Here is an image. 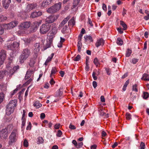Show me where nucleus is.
<instances>
[{
	"instance_id": "nucleus-42",
	"label": "nucleus",
	"mask_w": 149,
	"mask_h": 149,
	"mask_svg": "<svg viewBox=\"0 0 149 149\" xmlns=\"http://www.w3.org/2000/svg\"><path fill=\"white\" fill-rule=\"evenodd\" d=\"M126 119L127 120L131 119V114L129 113H127L126 114Z\"/></svg>"
},
{
	"instance_id": "nucleus-15",
	"label": "nucleus",
	"mask_w": 149,
	"mask_h": 149,
	"mask_svg": "<svg viewBox=\"0 0 149 149\" xmlns=\"http://www.w3.org/2000/svg\"><path fill=\"white\" fill-rule=\"evenodd\" d=\"M0 90L1 92L6 93L7 90L6 85L4 84L1 83L0 84Z\"/></svg>"
},
{
	"instance_id": "nucleus-53",
	"label": "nucleus",
	"mask_w": 149,
	"mask_h": 149,
	"mask_svg": "<svg viewBox=\"0 0 149 149\" xmlns=\"http://www.w3.org/2000/svg\"><path fill=\"white\" fill-rule=\"evenodd\" d=\"M31 127V122H29L28 125L26 127V129L27 130H30Z\"/></svg>"
},
{
	"instance_id": "nucleus-39",
	"label": "nucleus",
	"mask_w": 149,
	"mask_h": 149,
	"mask_svg": "<svg viewBox=\"0 0 149 149\" xmlns=\"http://www.w3.org/2000/svg\"><path fill=\"white\" fill-rule=\"evenodd\" d=\"M137 85L136 84H135L132 86V90L133 91H134L136 92L138 91V90L137 88Z\"/></svg>"
},
{
	"instance_id": "nucleus-55",
	"label": "nucleus",
	"mask_w": 149,
	"mask_h": 149,
	"mask_svg": "<svg viewBox=\"0 0 149 149\" xmlns=\"http://www.w3.org/2000/svg\"><path fill=\"white\" fill-rule=\"evenodd\" d=\"M2 136L4 138L6 139L8 136V134L7 132H4L3 133L2 135Z\"/></svg>"
},
{
	"instance_id": "nucleus-50",
	"label": "nucleus",
	"mask_w": 149,
	"mask_h": 149,
	"mask_svg": "<svg viewBox=\"0 0 149 149\" xmlns=\"http://www.w3.org/2000/svg\"><path fill=\"white\" fill-rule=\"evenodd\" d=\"M61 125L59 123H57L54 126V128L55 129H58L59 128Z\"/></svg>"
},
{
	"instance_id": "nucleus-57",
	"label": "nucleus",
	"mask_w": 149,
	"mask_h": 149,
	"mask_svg": "<svg viewBox=\"0 0 149 149\" xmlns=\"http://www.w3.org/2000/svg\"><path fill=\"white\" fill-rule=\"evenodd\" d=\"M35 62L33 61L32 60H31L30 63H29V65L31 67H33V65L35 64Z\"/></svg>"
},
{
	"instance_id": "nucleus-4",
	"label": "nucleus",
	"mask_w": 149,
	"mask_h": 149,
	"mask_svg": "<svg viewBox=\"0 0 149 149\" xmlns=\"http://www.w3.org/2000/svg\"><path fill=\"white\" fill-rule=\"evenodd\" d=\"M61 6V3L55 4L54 5L48 8L47 10V13H55L60 9Z\"/></svg>"
},
{
	"instance_id": "nucleus-63",
	"label": "nucleus",
	"mask_w": 149,
	"mask_h": 149,
	"mask_svg": "<svg viewBox=\"0 0 149 149\" xmlns=\"http://www.w3.org/2000/svg\"><path fill=\"white\" fill-rule=\"evenodd\" d=\"M117 30L118 32L120 34H122L123 33V31L121 30V29L120 28H117Z\"/></svg>"
},
{
	"instance_id": "nucleus-1",
	"label": "nucleus",
	"mask_w": 149,
	"mask_h": 149,
	"mask_svg": "<svg viewBox=\"0 0 149 149\" xmlns=\"http://www.w3.org/2000/svg\"><path fill=\"white\" fill-rule=\"evenodd\" d=\"M17 100H10L6 107V113L8 115L12 113L17 106Z\"/></svg>"
},
{
	"instance_id": "nucleus-8",
	"label": "nucleus",
	"mask_w": 149,
	"mask_h": 149,
	"mask_svg": "<svg viewBox=\"0 0 149 149\" xmlns=\"http://www.w3.org/2000/svg\"><path fill=\"white\" fill-rule=\"evenodd\" d=\"M6 57V51L4 50H1L0 52V66L3 64Z\"/></svg>"
},
{
	"instance_id": "nucleus-61",
	"label": "nucleus",
	"mask_w": 149,
	"mask_h": 149,
	"mask_svg": "<svg viewBox=\"0 0 149 149\" xmlns=\"http://www.w3.org/2000/svg\"><path fill=\"white\" fill-rule=\"evenodd\" d=\"M88 23L91 26H93V25L92 23V22L91 20V19L89 18H88Z\"/></svg>"
},
{
	"instance_id": "nucleus-5",
	"label": "nucleus",
	"mask_w": 149,
	"mask_h": 149,
	"mask_svg": "<svg viewBox=\"0 0 149 149\" xmlns=\"http://www.w3.org/2000/svg\"><path fill=\"white\" fill-rule=\"evenodd\" d=\"M57 25L56 24L54 23L52 24L51 33L49 36V41L50 43H51L53 38L57 33Z\"/></svg>"
},
{
	"instance_id": "nucleus-34",
	"label": "nucleus",
	"mask_w": 149,
	"mask_h": 149,
	"mask_svg": "<svg viewBox=\"0 0 149 149\" xmlns=\"http://www.w3.org/2000/svg\"><path fill=\"white\" fill-rule=\"evenodd\" d=\"M132 52V51L129 49H128L126 52L125 56L126 57H129L130 56Z\"/></svg>"
},
{
	"instance_id": "nucleus-54",
	"label": "nucleus",
	"mask_w": 149,
	"mask_h": 149,
	"mask_svg": "<svg viewBox=\"0 0 149 149\" xmlns=\"http://www.w3.org/2000/svg\"><path fill=\"white\" fill-rule=\"evenodd\" d=\"M96 73L95 72H93L92 74V76L94 79L95 80H96L97 79V77L95 76Z\"/></svg>"
},
{
	"instance_id": "nucleus-23",
	"label": "nucleus",
	"mask_w": 149,
	"mask_h": 149,
	"mask_svg": "<svg viewBox=\"0 0 149 149\" xmlns=\"http://www.w3.org/2000/svg\"><path fill=\"white\" fill-rule=\"evenodd\" d=\"M5 93H6L3 92L0 93V104L3 101L5 95Z\"/></svg>"
},
{
	"instance_id": "nucleus-6",
	"label": "nucleus",
	"mask_w": 149,
	"mask_h": 149,
	"mask_svg": "<svg viewBox=\"0 0 149 149\" xmlns=\"http://www.w3.org/2000/svg\"><path fill=\"white\" fill-rule=\"evenodd\" d=\"M51 25L48 23L42 24L40 27V32L42 34L46 33L50 29Z\"/></svg>"
},
{
	"instance_id": "nucleus-32",
	"label": "nucleus",
	"mask_w": 149,
	"mask_h": 149,
	"mask_svg": "<svg viewBox=\"0 0 149 149\" xmlns=\"http://www.w3.org/2000/svg\"><path fill=\"white\" fill-rule=\"evenodd\" d=\"M75 22L74 19L72 18L68 22V25L69 26L72 25L73 26L75 25Z\"/></svg>"
},
{
	"instance_id": "nucleus-38",
	"label": "nucleus",
	"mask_w": 149,
	"mask_h": 149,
	"mask_svg": "<svg viewBox=\"0 0 149 149\" xmlns=\"http://www.w3.org/2000/svg\"><path fill=\"white\" fill-rule=\"evenodd\" d=\"M7 17L4 16L3 15H1L0 16V21H4L7 19Z\"/></svg>"
},
{
	"instance_id": "nucleus-60",
	"label": "nucleus",
	"mask_w": 149,
	"mask_h": 149,
	"mask_svg": "<svg viewBox=\"0 0 149 149\" xmlns=\"http://www.w3.org/2000/svg\"><path fill=\"white\" fill-rule=\"evenodd\" d=\"M45 114L43 113H42L41 114H40V118L41 119H43L45 118Z\"/></svg>"
},
{
	"instance_id": "nucleus-16",
	"label": "nucleus",
	"mask_w": 149,
	"mask_h": 149,
	"mask_svg": "<svg viewBox=\"0 0 149 149\" xmlns=\"http://www.w3.org/2000/svg\"><path fill=\"white\" fill-rule=\"evenodd\" d=\"M104 44V42L103 39L102 38H100L98 39L96 44V46L98 47L100 45H103Z\"/></svg>"
},
{
	"instance_id": "nucleus-36",
	"label": "nucleus",
	"mask_w": 149,
	"mask_h": 149,
	"mask_svg": "<svg viewBox=\"0 0 149 149\" xmlns=\"http://www.w3.org/2000/svg\"><path fill=\"white\" fill-rule=\"evenodd\" d=\"M117 44L121 45H123V41L120 38H118L117 40Z\"/></svg>"
},
{
	"instance_id": "nucleus-47",
	"label": "nucleus",
	"mask_w": 149,
	"mask_h": 149,
	"mask_svg": "<svg viewBox=\"0 0 149 149\" xmlns=\"http://www.w3.org/2000/svg\"><path fill=\"white\" fill-rule=\"evenodd\" d=\"M40 24V23L39 22H35L34 23V26L35 28H38Z\"/></svg>"
},
{
	"instance_id": "nucleus-25",
	"label": "nucleus",
	"mask_w": 149,
	"mask_h": 149,
	"mask_svg": "<svg viewBox=\"0 0 149 149\" xmlns=\"http://www.w3.org/2000/svg\"><path fill=\"white\" fill-rule=\"evenodd\" d=\"M44 139L41 137H39L37 139V144H42L44 143Z\"/></svg>"
},
{
	"instance_id": "nucleus-12",
	"label": "nucleus",
	"mask_w": 149,
	"mask_h": 149,
	"mask_svg": "<svg viewBox=\"0 0 149 149\" xmlns=\"http://www.w3.org/2000/svg\"><path fill=\"white\" fill-rule=\"evenodd\" d=\"M42 13L43 12L40 11L37 12H33L31 13L30 17L32 18H35L41 15Z\"/></svg>"
},
{
	"instance_id": "nucleus-31",
	"label": "nucleus",
	"mask_w": 149,
	"mask_h": 149,
	"mask_svg": "<svg viewBox=\"0 0 149 149\" xmlns=\"http://www.w3.org/2000/svg\"><path fill=\"white\" fill-rule=\"evenodd\" d=\"M82 46V44L81 41L79 40L77 43V47L78 49V51L80 52L81 50V49Z\"/></svg>"
},
{
	"instance_id": "nucleus-51",
	"label": "nucleus",
	"mask_w": 149,
	"mask_h": 149,
	"mask_svg": "<svg viewBox=\"0 0 149 149\" xmlns=\"http://www.w3.org/2000/svg\"><path fill=\"white\" fill-rule=\"evenodd\" d=\"M83 142H81L79 143L78 144H77V146H76V148H79L81 147H82L83 145Z\"/></svg>"
},
{
	"instance_id": "nucleus-40",
	"label": "nucleus",
	"mask_w": 149,
	"mask_h": 149,
	"mask_svg": "<svg viewBox=\"0 0 149 149\" xmlns=\"http://www.w3.org/2000/svg\"><path fill=\"white\" fill-rule=\"evenodd\" d=\"M21 119L22 121L21 127L22 128H23V127L25 125L26 119V118H22Z\"/></svg>"
},
{
	"instance_id": "nucleus-62",
	"label": "nucleus",
	"mask_w": 149,
	"mask_h": 149,
	"mask_svg": "<svg viewBox=\"0 0 149 149\" xmlns=\"http://www.w3.org/2000/svg\"><path fill=\"white\" fill-rule=\"evenodd\" d=\"M93 85L94 88H95L97 86V84L96 81H94L93 82Z\"/></svg>"
},
{
	"instance_id": "nucleus-49",
	"label": "nucleus",
	"mask_w": 149,
	"mask_h": 149,
	"mask_svg": "<svg viewBox=\"0 0 149 149\" xmlns=\"http://www.w3.org/2000/svg\"><path fill=\"white\" fill-rule=\"evenodd\" d=\"M62 134V133L61 131L60 130H58V131L56 135L57 136L60 137L61 136Z\"/></svg>"
},
{
	"instance_id": "nucleus-48",
	"label": "nucleus",
	"mask_w": 149,
	"mask_h": 149,
	"mask_svg": "<svg viewBox=\"0 0 149 149\" xmlns=\"http://www.w3.org/2000/svg\"><path fill=\"white\" fill-rule=\"evenodd\" d=\"M141 149H145V145L144 143L141 142L140 145Z\"/></svg>"
},
{
	"instance_id": "nucleus-43",
	"label": "nucleus",
	"mask_w": 149,
	"mask_h": 149,
	"mask_svg": "<svg viewBox=\"0 0 149 149\" xmlns=\"http://www.w3.org/2000/svg\"><path fill=\"white\" fill-rule=\"evenodd\" d=\"M93 62L94 64L96 65L97 66L99 64V62L98 61L97 58H95Z\"/></svg>"
},
{
	"instance_id": "nucleus-11",
	"label": "nucleus",
	"mask_w": 149,
	"mask_h": 149,
	"mask_svg": "<svg viewBox=\"0 0 149 149\" xmlns=\"http://www.w3.org/2000/svg\"><path fill=\"white\" fill-rule=\"evenodd\" d=\"M11 0H2V4L3 7L5 9H7L11 3Z\"/></svg>"
},
{
	"instance_id": "nucleus-10",
	"label": "nucleus",
	"mask_w": 149,
	"mask_h": 149,
	"mask_svg": "<svg viewBox=\"0 0 149 149\" xmlns=\"http://www.w3.org/2000/svg\"><path fill=\"white\" fill-rule=\"evenodd\" d=\"M37 6L38 4L36 3L28 4L26 6V12H29L31 10L37 8Z\"/></svg>"
},
{
	"instance_id": "nucleus-13",
	"label": "nucleus",
	"mask_w": 149,
	"mask_h": 149,
	"mask_svg": "<svg viewBox=\"0 0 149 149\" xmlns=\"http://www.w3.org/2000/svg\"><path fill=\"white\" fill-rule=\"evenodd\" d=\"M40 44L39 43H36L34 45L33 52L35 54H37L39 53L40 50Z\"/></svg>"
},
{
	"instance_id": "nucleus-18",
	"label": "nucleus",
	"mask_w": 149,
	"mask_h": 149,
	"mask_svg": "<svg viewBox=\"0 0 149 149\" xmlns=\"http://www.w3.org/2000/svg\"><path fill=\"white\" fill-rule=\"evenodd\" d=\"M54 55V53H52L51 55L48 57L45 63L46 65H47L49 62L51 61Z\"/></svg>"
},
{
	"instance_id": "nucleus-56",
	"label": "nucleus",
	"mask_w": 149,
	"mask_h": 149,
	"mask_svg": "<svg viewBox=\"0 0 149 149\" xmlns=\"http://www.w3.org/2000/svg\"><path fill=\"white\" fill-rule=\"evenodd\" d=\"M102 8L103 10L106 11L107 10V6L104 3L102 4Z\"/></svg>"
},
{
	"instance_id": "nucleus-46",
	"label": "nucleus",
	"mask_w": 149,
	"mask_h": 149,
	"mask_svg": "<svg viewBox=\"0 0 149 149\" xmlns=\"http://www.w3.org/2000/svg\"><path fill=\"white\" fill-rule=\"evenodd\" d=\"M105 70L107 74L108 75H110L111 74V69L108 68H105Z\"/></svg>"
},
{
	"instance_id": "nucleus-44",
	"label": "nucleus",
	"mask_w": 149,
	"mask_h": 149,
	"mask_svg": "<svg viewBox=\"0 0 149 149\" xmlns=\"http://www.w3.org/2000/svg\"><path fill=\"white\" fill-rule=\"evenodd\" d=\"M131 98L132 99V100L133 101L134 100V99L136 98V95H135L134 93L133 94V93H131Z\"/></svg>"
},
{
	"instance_id": "nucleus-9",
	"label": "nucleus",
	"mask_w": 149,
	"mask_h": 149,
	"mask_svg": "<svg viewBox=\"0 0 149 149\" xmlns=\"http://www.w3.org/2000/svg\"><path fill=\"white\" fill-rule=\"evenodd\" d=\"M59 15H50L46 19L45 22L48 24L53 23L57 19Z\"/></svg>"
},
{
	"instance_id": "nucleus-14",
	"label": "nucleus",
	"mask_w": 149,
	"mask_h": 149,
	"mask_svg": "<svg viewBox=\"0 0 149 149\" xmlns=\"http://www.w3.org/2000/svg\"><path fill=\"white\" fill-rule=\"evenodd\" d=\"M31 23L30 22H24L20 25L21 27L25 29L28 28L30 26Z\"/></svg>"
},
{
	"instance_id": "nucleus-26",
	"label": "nucleus",
	"mask_w": 149,
	"mask_h": 149,
	"mask_svg": "<svg viewBox=\"0 0 149 149\" xmlns=\"http://www.w3.org/2000/svg\"><path fill=\"white\" fill-rule=\"evenodd\" d=\"M57 72L56 68L55 67H53L51 71V73L50 75V77L52 78V75L55 74Z\"/></svg>"
},
{
	"instance_id": "nucleus-30",
	"label": "nucleus",
	"mask_w": 149,
	"mask_h": 149,
	"mask_svg": "<svg viewBox=\"0 0 149 149\" xmlns=\"http://www.w3.org/2000/svg\"><path fill=\"white\" fill-rule=\"evenodd\" d=\"M120 24L123 27V29L124 30H126L127 28V25L122 21H120Z\"/></svg>"
},
{
	"instance_id": "nucleus-2",
	"label": "nucleus",
	"mask_w": 149,
	"mask_h": 149,
	"mask_svg": "<svg viewBox=\"0 0 149 149\" xmlns=\"http://www.w3.org/2000/svg\"><path fill=\"white\" fill-rule=\"evenodd\" d=\"M17 130L16 129H14L9 137L8 143L9 145H12L13 143L16 141L17 139Z\"/></svg>"
},
{
	"instance_id": "nucleus-52",
	"label": "nucleus",
	"mask_w": 149,
	"mask_h": 149,
	"mask_svg": "<svg viewBox=\"0 0 149 149\" xmlns=\"http://www.w3.org/2000/svg\"><path fill=\"white\" fill-rule=\"evenodd\" d=\"M24 146L25 147H27L28 146V143L27 140L25 139L24 142Z\"/></svg>"
},
{
	"instance_id": "nucleus-20",
	"label": "nucleus",
	"mask_w": 149,
	"mask_h": 149,
	"mask_svg": "<svg viewBox=\"0 0 149 149\" xmlns=\"http://www.w3.org/2000/svg\"><path fill=\"white\" fill-rule=\"evenodd\" d=\"M61 90L62 89L60 88L56 92L55 96V97L61 96L62 95L63 92L61 91Z\"/></svg>"
},
{
	"instance_id": "nucleus-22",
	"label": "nucleus",
	"mask_w": 149,
	"mask_h": 149,
	"mask_svg": "<svg viewBox=\"0 0 149 149\" xmlns=\"http://www.w3.org/2000/svg\"><path fill=\"white\" fill-rule=\"evenodd\" d=\"M141 79L145 81H149V75L146 73L144 74Z\"/></svg>"
},
{
	"instance_id": "nucleus-59",
	"label": "nucleus",
	"mask_w": 149,
	"mask_h": 149,
	"mask_svg": "<svg viewBox=\"0 0 149 149\" xmlns=\"http://www.w3.org/2000/svg\"><path fill=\"white\" fill-rule=\"evenodd\" d=\"M69 128L71 129L74 130L76 129L75 127L73 125L70 124L69 126Z\"/></svg>"
},
{
	"instance_id": "nucleus-27",
	"label": "nucleus",
	"mask_w": 149,
	"mask_h": 149,
	"mask_svg": "<svg viewBox=\"0 0 149 149\" xmlns=\"http://www.w3.org/2000/svg\"><path fill=\"white\" fill-rule=\"evenodd\" d=\"M84 38L85 39L86 41L88 40L90 41V42H92L93 41V40L92 38L90 36H85Z\"/></svg>"
},
{
	"instance_id": "nucleus-21",
	"label": "nucleus",
	"mask_w": 149,
	"mask_h": 149,
	"mask_svg": "<svg viewBox=\"0 0 149 149\" xmlns=\"http://www.w3.org/2000/svg\"><path fill=\"white\" fill-rule=\"evenodd\" d=\"M19 23L18 21H12L9 23V25L12 28H13L17 25Z\"/></svg>"
},
{
	"instance_id": "nucleus-41",
	"label": "nucleus",
	"mask_w": 149,
	"mask_h": 149,
	"mask_svg": "<svg viewBox=\"0 0 149 149\" xmlns=\"http://www.w3.org/2000/svg\"><path fill=\"white\" fill-rule=\"evenodd\" d=\"M81 59V56L80 55H77L73 59L74 61H79Z\"/></svg>"
},
{
	"instance_id": "nucleus-19",
	"label": "nucleus",
	"mask_w": 149,
	"mask_h": 149,
	"mask_svg": "<svg viewBox=\"0 0 149 149\" xmlns=\"http://www.w3.org/2000/svg\"><path fill=\"white\" fill-rule=\"evenodd\" d=\"M69 19V18L68 17H67L66 18H65L60 24V26L62 27L67 22V21Z\"/></svg>"
},
{
	"instance_id": "nucleus-33",
	"label": "nucleus",
	"mask_w": 149,
	"mask_h": 149,
	"mask_svg": "<svg viewBox=\"0 0 149 149\" xmlns=\"http://www.w3.org/2000/svg\"><path fill=\"white\" fill-rule=\"evenodd\" d=\"M13 48H18L19 46V43L17 42H14L12 44Z\"/></svg>"
},
{
	"instance_id": "nucleus-58",
	"label": "nucleus",
	"mask_w": 149,
	"mask_h": 149,
	"mask_svg": "<svg viewBox=\"0 0 149 149\" xmlns=\"http://www.w3.org/2000/svg\"><path fill=\"white\" fill-rule=\"evenodd\" d=\"M4 32V30L3 27L0 26V35H2Z\"/></svg>"
},
{
	"instance_id": "nucleus-28",
	"label": "nucleus",
	"mask_w": 149,
	"mask_h": 149,
	"mask_svg": "<svg viewBox=\"0 0 149 149\" xmlns=\"http://www.w3.org/2000/svg\"><path fill=\"white\" fill-rule=\"evenodd\" d=\"M5 47L6 49L11 50L13 49V47L12 44L10 45V43H7L5 45Z\"/></svg>"
},
{
	"instance_id": "nucleus-7",
	"label": "nucleus",
	"mask_w": 149,
	"mask_h": 149,
	"mask_svg": "<svg viewBox=\"0 0 149 149\" xmlns=\"http://www.w3.org/2000/svg\"><path fill=\"white\" fill-rule=\"evenodd\" d=\"M19 66L18 65L15 66L13 67V68L11 67H9L8 70H6L7 71L6 74L9 77H11L13 74L15 72L19 69Z\"/></svg>"
},
{
	"instance_id": "nucleus-3",
	"label": "nucleus",
	"mask_w": 149,
	"mask_h": 149,
	"mask_svg": "<svg viewBox=\"0 0 149 149\" xmlns=\"http://www.w3.org/2000/svg\"><path fill=\"white\" fill-rule=\"evenodd\" d=\"M30 54V50L26 48L24 49L19 58L20 62L21 63L24 62V60L27 58Z\"/></svg>"
},
{
	"instance_id": "nucleus-17",
	"label": "nucleus",
	"mask_w": 149,
	"mask_h": 149,
	"mask_svg": "<svg viewBox=\"0 0 149 149\" xmlns=\"http://www.w3.org/2000/svg\"><path fill=\"white\" fill-rule=\"evenodd\" d=\"M33 73V71L32 70H29L26 72L25 76V79H28L30 77Z\"/></svg>"
},
{
	"instance_id": "nucleus-29",
	"label": "nucleus",
	"mask_w": 149,
	"mask_h": 149,
	"mask_svg": "<svg viewBox=\"0 0 149 149\" xmlns=\"http://www.w3.org/2000/svg\"><path fill=\"white\" fill-rule=\"evenodd\" d=\"M33 105L34 107H36L37 108H39L42 106V104L38 101L35 102Z\"/></svg>"
},
{
	"instance_id": "nucleus-64",
	"label": "nucleus",
	"mask_w": 149,
	"mask_h": 149,
	"mask_svg": "<svg viewBox=\"0 0 149 149\" xmlns=\"http://www.w3.org/2000/svg\"><path fill=\"white\" fill-rule=\"evenodd\" d=\"M126 10L123 8L122 12V15L123 16H124V15L126 14Z\"/></svg>"
},
{
	"instance_id": "nucleus-37",
	"label": "nucleus",
	"mask_w": 149,
	"mask_h": 149,
	"mask_svg": "<svg viewBox=\"0 0 149 149\" xmlns=\"http://www.w3.org/2000/svg\"><path fill=\"white\" fill-rule=\"evenodd\" d=\"M49 4L46 1V0L42 2L41 6L43 7H46Z\"/></svg>"
},
{
	"instance_id": "nucleus-24",
	"label": "nucleus",
	"mask_w": 149,
	"mask_h": 149,
	"mask_svg": "<svg viewBox=\"0 0 149 149\" xmlns=\"http://www.w3.org/2000/svg\"><path fill=\"white\" fill-rule=\"evenodd\" d=\"M7 71L6 70L1 71H0V79H3L5 75H6Z\"/></svg>"
},
{
	"instance_id": "nucleus-35",
	"label": "nucleus",
	"mask_w": 149,
	"mask_h": 149,
	"mask_svg": "<svg viewBox=\"0 0 149 149\" xmlns=\"http://www.w3.org/2000/svg\"><path fill=\"white\" fill-rule=\"evenodd\" d=\"M143 97L145 99H147L149 97V94L147 92H143Z\"/></svg>"
},
{
	"instance_id": "nucleus-45",
	"label": "nucleus",
	"mask_w": 149,
	"mask_h": 149,
	"mask_svg": "<svg viewBox=\"0 0 149 149\" xmlns=\"http://www.w3.org/2000/svg\"><path fill=\"white\" fill-rule=\"evenodd\" d=\"M138 59L134 58L132 59L131 62L133 64H135L138 61Z\"/></svg>"
}]
</instances>
